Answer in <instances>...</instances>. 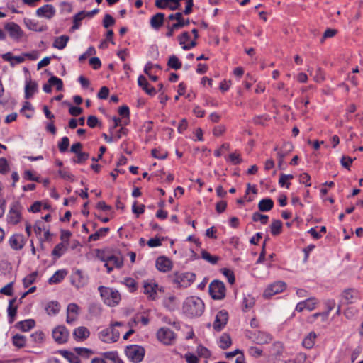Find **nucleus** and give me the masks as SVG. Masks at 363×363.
Listing matches in <instances>:
<instances>
[{
	"label": "nucleus",
	"instance_id": "f257e3e1",
	"mask_svg": "<svg viewBox=\"0 0 363 363\" xmlns=\"http://www.w3.org/2000/svg\"><path fill=\"white\" fill-rule=\"evenodd\" d=\"M204 308L203 301L196 296L186 298L183 303V312L191 318L201 316Z\"/></svg>",
	"mask_w": 363,
	"mask_h": 363
},
{
	"label": "nucleus",
	"instance_id": "f03ea898",
	"mask_svg": "<svg viewBox=\"0 0 363 363\" xmlns=\"http://www.w3.org/2000/svg\"><path fill=\"white\" fill-rule=\"evenodd\" d=\"M122 325H123L122 322L116 321L112 323L110 328L103 329L99 333V339L105 343H113L117 342L120 337V332L116 330L115 327Z\"/></svg>",
	"mask_w": 363,
	"mask_h": 363
},
{
	"label": "nucleus",
	"instance_id": "7ed1b4c3",
	"mask_svg": "<svg viewBox=\"0 0 363 363\" xmlns=\"http://www.w3.org/2000/svg\"><path fill=\"white\" fill-rule=\"evenodd\" d=\"M98 289L104 303L107 306H115L121 301V295L117 290L104 286H100Z\"/></svg>",
	"mask_w": 363,
	"mask_h": 363
},
{
	"label": "nucleus",
	"instance_id": "20e7f679",
	"mask_svg": "<svg viewBox=\"0 0 363 363\" xmlns=\"http://www.w3.org/2000/svg\"><path fill=\"white\" fill-rule=\"evenodd\" d=\"M97 257L104 262V267L108 273H110L114 267L119 269L123 265V259L120 255H101L100 251L98 250Z\"/></svg>",
	"mask_w": 363,
	"mask_h": 363
},
{
	"label": "nucleus",
	"instance_id": "39448f33",
	"mask_svg": "<svg viewBox=\"0 0 363 363\" xmlns=\"http://www.w3.org/2000/svg\"><path fill=\"white\" fill-rule=\"evenodd\" d=\"M145 352V349L137 345H130L125 348L127 357L134 363L140 362L144 358Z\"/></svg>",
	"mask_w": 363,
	"mask_h": 363
},
{
	"label": "nucleus",
	"instance_id": "423d86ee",
	"mask_svg": "<svg viewBox=\"0 0 363 363\" xmlns=\"http://www.w3.org/2000/svg\"><path fill=\"white\" fill-rule=\"evenodd\" d=\"M208 291L212 298L221 300L225 296V287L223 282L213 280L208 286Z\"/></svg>",
	"mask_w": 363,
	"mask_h": 363
},
{
	"label": "nucleus",
	"instance_id": "0eeeda50",
	"mask_svg": "<svg viewBox=\"0 0 363 363\" xmlns=\"http://www.w3.org/2000/svg\"><path fill=\"white\" fill-rule=\"evenodd\" d=\"M22 210L23 207L19 202L12 203L7 214V222L12 225L18 223L21 219Z\"/></svg>",
	"mask_w": 363,
	"mask_h": 363
},
{
	"label": "nucleus",
	"instance_id": "6e6552de",
	"mask_svg": "<svg viewBox=\"0 0 363 363\" xmlns=\"http://www.w3.org/2000/svg\"><path fill=\"white\" fill-rule=\"evenodd\" d=\"M169 20H177V22L174 23L171 27L168 28V31L166 33L167 37H172L174 35L175 30L182 28L189 24V20L184 21L182 18V13L177 12L176 13H172L169 16Z\"/></svg>",
	"mask_w": 363,
	"mask_h": 363
},
{
	"label": "nucleus",
	"instance_id": "1a4fd4ad",
	"mask_svg": "<svg viewBox=\"0 0 363 363\" xmlns=\"http://www.w3.org/2000/svg\"><path fill=\"white\" fill-rule=\"evenodd\" d=\"M69 332L64 325H58L52 330V337L58 344L67 342Z\"/></svg>",
	"mask_w": 363,
	"mask_h": 363
},
{
	"label": "nucleus",
	"instance_id": "9d476101",
	"mask_svg": "<svg viewBox=\"0 0 363 363\" xmlns=\"http://www.w3.org/2000/svg\"><path fill=\"white\" fill-rule=\"evenodd\" d=\"M158 340L164 345H171L176 338L175 333L167 328H162L157 333Z\"/></svg>",
	"mask_w": 363,
	"mask_h": 363
},
{
	"label": "nucleus",
	"instance_id": "9b49d317",
	"mask_svg": "<svg viewBox=\"0 0 363 363\" xmlns=\"http://www.w3.org/2000/svg\"><path fill=\"white\" fill-rule=\"evenodd\" d=\"M228 320V314L226 311L221 310L216 315L213 328L216 331H220L225 326Z\"/></svg>",
	"mask_w": 363,
	"mask_h": 363
},
{
	"label": "nucleus",
	"instance_id": "f8f14e48",
	"mask_svg": "<svg viewBox=\"0 0 363 363\" xmlns=\"http://www.w3.org/2000/svg\"><path fill=\"white\" fill-rule=\"evenodd\" d=\"M4 28L8 31L9 36L16 40H19L23 35V31L21 27L14 22L7 23Z\"/></svg>",
	"mask_w": 363,
	"mask_h": 363
},
{
	"label": "nucleus",
	"instance_id": "ddd939ff",
	"mask_svg": "<svg viewBox=\"0 0 363 363\" xmlns=\"http://www.w3.org/2000/svg\"><path fill=\"white\" fill-rule=\"evenodd\" d=\"M286 288V284L283 281H277L269 286L264 291V296L269 298L278 293L283 291Z\"/></svg>",
	"mask_w": 363,
	"mask_h": 363
},
{
	"label": "nucleus",
	"instance_id": "4468645a",
	"mask_svg": "<svg viewBox=\"0 0 363 363\" xmlns=\"http://www.w3.org/2000/svg\"><path fill=\"white\" fill-rule=\"evenodd\" d=\"M87 282V277L81 270L77 269L72 274V284L77 289L84 286Z\"/></svg>",
	"mask_w": 363,
	"mask_h": 363
},
{
	"label": "nucleus",
	"instance_id": "2eb2a0df",
	"mask_svg": "<svg viewBox=\"0 0 363 363\" xmlns=\"http://www.w3.org/2000/svg\"><path fill=\"white\" fill-rule=\"evenodd\" d=\"M359 298L357 291L348 289L342 293L341 304H352Z\"/></svg>",
	"mask_w": 363,
	"mask_h": 363
},
{
	"label": "nucleus",
	"instance_id": "dca6fc26",
	"mask_svg": "<svg viewBox=\"0 0 363 363\" xmlns=\"http://www.w3.org/2000/svg\"><path fill=\"white\" fill-rule=\"evenodd\" d=\"M56 13L55 8L51 4H45L36 10V15L40 18L51 19Z\"/></svg>",
	"mask_w": 363,
	"mask_h": 363
},
{
	"label": "nucleus",
	"instance_id": "f3484780",
	"mask_svg": "<svg viewBox=\"0 0 363 363\" xmlns=\"http://www.w3.org/2000/svg\"><path fill=\"white\" fill-rule=\"evenodd\" d=\"M318 301L315 298H309L303 301L299 302L296 306V311L298 312H302L306 309L308 311H313L315 308Z\"/></svg>",
	"mask_w": 363,
	"mask_h": 363
},
{
	"label": "nucleus",
	"instance_id": "a211bd4d",
	"mask_svg": "<svg viewBox=\"0 0 363 363\" xmlns=\"http://www.w3.org/2000/svg\"><path fill=\"white\" fill-rule=\"evenodd\" d=\"M79 314V306L74 303H69L67 308V318L66 322L71 324L74 322Z\"/></svg>",
	"mask_w": 363,
	"mask_h": 363
},
{
	"label": "nucleus",
	"instance_id": "6ab92c4d",
	"mask_svg": "<svg viewBox=\"0 0 363 363\" xmlns=\"http://www.w3.org/2000/svg\"><path fill=\"white\" fill-rule=\"evenodd\" d=\"M9 243L14 250H20L24 246L23 236L21 234H15L10 237Z\"/></svg>",
	"mask_w": 363,
	"mask_h": 363
},
{
	"label": "nucleus",
	"instance_id": "aec40b11",
	"mask_svg": "<svg viewBox=\"0 0 363 363\" xmlns=\"http://www.w3.org/2000/svg\"><path fill=\"white\" fill-rule=\"evenodd\" d=\"M157 269L162 272H167L171 270L172 263L171 260L165 257H160L156 260Z\"/></svg>",
	"mask_w": 363,
	"mask_h": 363
},
{
	"label": "nucleus",
	"instance_id": "412c9836",
	"mask_svg": "<svg viewBox=\"0 0 363 363\" xmlns=\"http://www.w3.org/2000/svg\"><path fill=\"white\" fill-rule=\"evenodd\" d=\"M89 335V330L84 326L78 327L73 331V337L77 341H84L86 340Z\"/></svg>",
	"mask_w": 363,
	"mask_h": 363
},
{
	"label": "nucleus",
	"instance_id": "4be33fe9",
	"mask_svg": "<svg viewBox=\"0 0 363 363\" xmlns=\"http://www.w3.org/2000/svg\"><path fill=\"white\" fill-rule=\"evenodd\" d=\"M138 84L148 95L154 96L156 94L155 89L150 85L144 76L140 75L138 77Z\"/></svg>",
	"mask_w": 363,
	"mask_h": 363
},
{
	"label": "nucleus",
	"instance_id": "5701e85b",
	"mask_svg": "<svg viewBox=\"0 0 363 363\" xmlns=\"http://www.w3.org/2000/svg\"><path fill=\"white\" fill-rule=\"evenodd\" d=\"M272 340V336L265 332L258 331L254 335L253 341L256 344L263 345L270 342Z\"/></svg>",
	"mask_w": 363,
	"mask_h": 363
},
{
	"label": "nucleus",
	"instance_id": "b1692460",
	"mask_svg": "<svg viewBox=\"0 0 363 363\" xmlns=\"http://www.w3.org/2000/svg\"><path fill=\"white\" fill-rule=\"evenodd\" d=\"M2 58L9 62L11 66L14 67L16 64H21L25 61L24 54L21 56H13L11 52H6L1 55Z\"/></svg>",
	"mask_w": 363,
	"mask_h": 363
},
{
	"label": "nucleus",
	"instance_id": "393cba45",
	"mask_svg": "<svg viewBox=\"0 0 363 363\" xmlns=\"http://www.w3.org/2000/svg\"><path fill=\"white\" fill-rule=\"evenodd\" d=\"M164 14L162 13H157L154 15L150 19V26L154 29H159L164 23Z\"/></svg>",
	"mask_w": 363,
	"mask_h": 363
},
{
	"label": "nucleus",
	"instance_id": "a878e982",
	"mask_svg": "<svg viewBox=\"0 0 363 363\" xmlns=\"http://www.w3.org/2000/svg\"><path fill=\"white\" fill-rule=\"evenodd\" d=\"M35 322L33 319H27L23 321L18 322L16 327L23 332H27L34 328Z\"/></svg>",
	"mask_w": 363,
	"mask_h": 363
},
{
	"label": "nucleus",
	"instance_id": "bb28decb",
	"mask_svg": "<svg viewBox=\"0 0 363 363\" xmlns=\"http://www.w3.org/2000/svg\"><path fill=\"white\" fill-rule=\"evenodd\" d=\"M143 286L144 294L147 295L151 299H155L157 295L156 288L157 285L154 283L145 282Z\"/></svg>",
	"mask_w": 363,
	"mask_h": 363
},
{
	"label": "nucleus",
	"instance_id": "cd10ccee",
	"mask_svg": "<svg viewBox=\"0 0 363 363\" xmlns=\"http://www.w3.org/2000/svg\"><path fill=\"white\" fill-rule=\"evenodd\" d=\"M60 306L58 302L55 301L48 302L45 307V310L49 315H56L60 311Z\"/></svg>",
	"mask_w": 363,
	"mask_h": 363
},
{
	"label": "nucleus",
	"instance_id": "c85d7f7f",
	"mask_svg": "<svg viewBox=\"0 0 363 363\" xmlns=\"http://www.w3.org/2000/svg\"><path fill=\"white\" fill-rule=\"evenodd\" d=\"M16 301V298H14L9 301V306L7 308L9 322L13 323L15 320V316L17 313V306H14V303Z\"/></svg>",
	"mask_w": 363,
	"mask_h": 363
},
{
	"label": "nucleus",
	"instance_id": "c756f323",
	"mask_svg": "<svg viewBox=\"0 0 363 363\" xmlns=\"http://www.w3.org/2000/svg\"><path fill=\"white\" fill-rule=\"evenodd\" d=\"M164 306L169 311H174L178 305L177 299L174 296H168L163 301Z\"/></svg>",
	"mask_w": 363,
	"mask_h": 363
},
{
	"label": "nucleus",
	"instance_id": "7c9ffc66",
	"mask_svg": "<svg viewBox=\"0 0 363 363\" xmlns=\"http://www.w3.org/2000/svg\"><path fill=\"white\" fill-rule=\"evenodd\" d=\"M69 40L67 35H61L55 39L52 46L58 50L64 49Z\"/></svg>",
	"mask_w": 363,
	"mask_h": 363
},
{
	"label": "nucleus",
	"instance_id": "2f4dec72",
	"mask_svg": "<svg viewBox=\"0 0 363 363\" xmlns=\"http://www.w3.org/2000/svg\"><path fill=\"white\" fill-rule=\"evenodd\" d=\"M316 337L317 335L315 334V333H309L302 342L303 346L307 349L312 348L315 345Z\"/></svg>",
	"mask_w": 363,
	"mask_h": 363
},
{
	"label": "nucleus",
	"instance_id": "473e14b6",
	"mask_svg": "<svg viewBox=\"0 0 363 363\" xmlns=\"http://www.w3.org/2000/svg\"><path fill=\"white\" fill-rule=\"evenodd\" d=\"M274 206V201L269 199H263L258 203V208L260 211H269Z\"/></svg>",
	"mask_w": 363,
	"mask_h": 363
},
{
	"label": "nucleus",
	"instance_id": "72a5a7b5",
	"mask_svg": "<svg viewBox=\"0 0 363 363\" xmlns=\"http://www.w3.org/2000/svg\"><path fill=\"white\" fill-rule=\"evenodd\" d=\"M67 272L64 269L57 270L55 274L49 279L48 282L50 284H57L62 281L65 277Z\"/></svg>",
	"mask_w": 363,
	"mask_h": 363
},
{
	"label": "nucleus",
	"instance_id": "f704fd0d",
	"mask_svg": "<svg viewBox=\"0 0 363 363\" xmlns=\"http://www.w3.org/2000/svg\"><path fill=\"white\" fill-rule=\"evenodd\" d=\"M24 23L26 27L31 30L43 32L47 29L46 26H40L37 22L30 19H25Z\"/></svg>",
	"mask_w": 363,
	"mask_h": 363
},
{
	"label": "nucleus",
	"instance_id": "c9c22d12",
	"mask_svg": "<svg viewBox=\"0 0 363 363\" xmlns=\"http://www.w3.org/2000/svg\"><path fill=\"white\" fill-rule=\"evenodd\" d=\"M38 85L34 82H29L26 84L25 87V97L30 99L37 90Z\"/></svg>",
	"mask_w": 363,
	"mask_h": 363
},
{
	"label": "nucleus",
	"instance_id": "e433bc0d",
	"mask_svg": "<svg viewBox=\"0 0 363 363\" xmlns=\"http://www.w3.org/2000/svg\"><path fill=\"white\" fill-rule=\"evenodd\" d=\"M86 16L85 11H80L77 13L73 18V26L72 30H77L79 28L81 21H82Z\"/></svg>",
	"mask_w": 363,
	"mask_h": 363
},
{
	"label": "nucleus",
	"instance_id": "4c0bfd02",
	"mask_svg": "<svg viewBox=\"0 0 363 363\" xmlns=\"http://www.w3.org/2000/svg\"><path fill=\"white\" fill-rule=\"evenodd\" d=\"M232 344L230 336L227 333H223L220 337L219 340V347L225 350L228 348Z\"/></svg>",
	"mask_w": 363,
	"mask_h": 363
},
{
	"label": "nucleus",
	"instance_id": "58836bf2",
	"mask_svg": "<svg viewBox=\"0 0 363 363\" xmlns=\"http://www.w3.org/2000/svg\"><path fill=\"white\" fill-rule=\"evenodd\" d=\"M282 229V223L279 220H274L270 225L271 233L273 235H277L280 234Z\"/></svg>",
	"mask_w": 363,
	"mask_h": 363
},
{
	"label": "nucleus",
	"instance_id": "ea45409f",
	"mask_svg": "<svg viewBox=\"0 0 363 363\" xmlns=\"http://www.w3.org/2000/svg\"><path fill=\"white\" fill-rule=\"evenodd\" d=\"M201 255L202 259L211 263V264H216L219 260V257L218 256L211 255L205 250L201 251Z\"/></svg>",
	"mask_w": 363,
	"mask_h": 363
},
{
	"label": "nucleus",
	"instance_id": "a19ab883",
	"mask_svg": "<svg viewBox=\"0 0 363 363\" xmlns=\"http://www.w3.org/2000/svg\"><path fill=\"white\" fill-rule=\"evenodd\" d=\"M108 231H109L108 228H101L99 230H97L96 233L91 234L89 237V240H90V241L98 240L101 237L105 236L106 233H107Z\"/></svg>",
	"mask_w": 363,
	"mask_h": 363
},
{
	"label": "nucleus",
	"instance_id": "79ce46f5",
	"mask_svg": "<svg viewBox=\"0 0 363 363\" xmlns=\"http://www.w3.org/2000/svg\"><path fill=\"white\" fill-rule=\"evenodd\" d=\"M74 351L77 355L84 358H89L94 354V352L91 349L86 347H75Z\"/></svg>",
	"mask_w": 363,
	"mask_h": 363
},
{
	"label": "nucleus",
	"instance_id": "37998d69",
	"mask_svg": "<svg viewBox=\"0 0 363 363\" xmlns=\"http://www.w3.org/2000/svg\"><path fill=\"white\" fill-rule=\"evenodd\" d=\"M13 344L21 348L26 345V337L22 335L16 334L13 337Z\"/></svg>",
	"mask_w": 363,
	"mask_h": 363
},
{
	"label": "nucleus",
	"instance_id": "c03bdc74",
	"mask_svg": "<svg viewBox=\"0 0 363 363\" xmlns=\"http://www.w3.org/2000/svg\"><path fill=\"white\" fill-rule=\"evenodd\" d=\"M37 272H33L30 274H28V276H26L23 279V286L25 288H27L30 285H31L32 284H33L36 279V277H37Z\"/></svg>",
	"mask_w": 363,
	"mask_h": 363
},
{
	"label": "nucleus",
	"instance_id": "a18cd8bd",
	"mask_svg": "<svg viewBox=\"0 0 363 363\" xmlns=\"http://www.w3.org/2000/svg\"><path fill=\"white\" fill-rule=\"evenodd\" d=\"M48 83H50L52 86H56V89L57 91H61L63 88L62 81L57 77H51L48 79Z\"/></svg>",
	"mask_w": 363,
	"mask_h": 363
},
{
	"label": "nucleus",
	"instance_id": "49530a36",
	"mask_svg": "<svg viewBox=\"0 0 363 363\" xmlns=\"http://www.w3.org/2000/svg\"><path fill=\"white\" fill-rule=\"evenodd\" d=\"M168 65L174 69H179L182 67V63L179 62L177 57L172 55L169 57Z\"/></svg>",
	"mask_w": 363,
	"mask_h": 363
},
{
	"label": "nucleus",
	"instance_id": "de8ad7c7",
	"mask_svg": "<svg viewBox=\"0 0 363 363\" xmlns=\"http://www.w3.org/2000/svg\"><path fill=\"white\" fill-rule=\"evenodd\" d=\"M196 352L201 357L208 358L211 356V352L201 345H198L196 347Z\"/></svg>",
	"mask_w": 363,
	"mask_h": 363
},
{
	"label": "nucleus",
	"instance_id": "09e8293b",
	"mask_svg": "<svg viewBox=\"0 0 363 363\" xmlns=\"http://www.w3.org/2000/svg\"><path fill=\"white\" fill-rule=\"evenodd\" d=\"M252 193L253 195L257 194V189L255 185H251L250 183H248L247 188L246 189V194L245 196V199L247 201H251L253 199V197L250 196V194Z\"/></svg>",
	"mask_w": 363,
	"mask_h": 363
},
{
	"label": "nucleus",
	"instance_id": "8fccbe9b",
	"mask_svg": "<svg viewBox=\"0 0 363 363\" xmlns=\"http://www.w3.org/2000/svg\"><path fill=\"white\" fill-rule=\"evenodd\" d=\"M244 310L247 311L252 308L255 304V299L251 296H245L242 301Z\"/></svg>",
	"mask_w": 363,
	"mask_h": 363
},
{
	"label": "nucleus",
	"instance_id": "3c124183",
	"mask_svg": "<svg viewBox=\"0 0 363 363\" xmlns=\"http://www.w3.org/2000/svg\"><path fill=\"white\" fill-rule=\"evenodd\" d=\"M252 218L255 222L260 221L262 224H266L267 223L269 217L267 215L255 212L252 214Z\"/></svg>",
	"mask_w": 363,
	"mask_h": 363
},
{
	"label": "nucleus",
	"instance_id": "603ef678",
	"mask_svg": "<svg viewBox=\"0 0 363 363\" xmlns=\"http://www.w3.org/2000/svg\"><path fill=\"white\" fill-rule=\"evenodd\" d=\"M177 279H180L181 281H185V279H186L187 281L186 283H185V285H188L191 282L194 281V280L195 279V274L193 273L187 272L182 274Z\"/></svg>",
	"mask_w": 363,
	"mask_h": 363
},
{
	"label": "nucleus",
	"instance_id": "864d4df0",
	"mask_svg": "<svg viewBox=\"0 0 363 363\" xmlns=\"http://www.w3.org/2000/svg\"><path fill=\"white\" fill-rule=\"evenodd\" d=\"M35 342L40 343L44 341L45 335L42 331H36L30 335Z\"/></svg>",
	"mask_w": 363,
	"mask_h": 363
},
{
	"label": "nucleus",
	"instance_id": "5fc2aeb1",
	"mask_svg": "<svg viewBox=\"0 0 363 363\" xmlns=\"http://www.w3.org/2000/svg\"><path fill=\"white\" fill-rule=\"evenodd\" d=\"M65 251V246L62 243L57 244L52 250V255L60 257Z\"/></svg>",
	"mask_w": 363,
	"mask_h": 363
},
{
	"label": "nucleus",
	"instance_id": "6e6d98bb",
	"mask_svg": "<svg viewBox=\"0 0 363 363\" xmlns=\"http://www.w3.org/2000/svg\"><path fill=\"white\" fill-rule=\"evenodd\" d=\"M69 145V140L67 137H63L61 140V142L58 144L59 150L61 152H65L67 150V148Z\"/></svg>",
	"mask_w": 363,
	"mask_h": 363
},
{
	"label": "nucleus",
	"instance_id": "4d7b16f0",
	"mask_svg": "<svg viewBox=\"0 0 363 363\" xmlns=\"http://www.w3.org/2000/svg\"><path fill=\"white\" fill-rule=\"evenodd\" d=\"M96 53L95 48L92 46L89 47L87 50L79 56V61L80 62H84L89 56L93 55Z\"/></svg>",
	"mask_w": 363,
	"mask_h": 363
},
{
	"label": "nucleus",
	"instance_id": "13d9d810",
	"mask_svg": "<svg viewBox=\"0 0 363 363\" xmlns=\"http://www.w3.org/2000/svg\"><path fill=\"white\" fill-rule=\"evenodd\" d=\"M358 313V310L353 307H348L344 312L345 317L348 319L352 318Z\"/></svg>",
	"mask_w": 363,
	"mask_h": 363
},
{
	"label": "nucleus",
	"instance_id": "bf43d9fd",
	"mask_svg": "<svg viewBox=\"0 0 363 363\" xmlns=\"http://www.w3.org/2000/svg\"><path fill=\"white\" fill-rule=\"evenodd\" d=\"M249 354L252 357L257 358L262 355V350L257 347L252 346L249 348Z\"/></svg>",
	"mask_w": 363,
	"mask_h": 363
},
{
	"label": "nucleus",
	"instance_id": "052dcab7",
	"mask_svg": "<svg viewBox=\"0 0 363 363\" xmlns=\"http://www.w3.org/2000/svg\"><path fill=\"white\" fill-rule=\"evenodd\" d=\"M13 282L7 284L0 289V293L6 296H11L13 294Z\"/></svg>",
	"mask_w": 363,
	"mask_h": 363
},
{
	"label": "nucleus",
	"instance_id": "680f3d73",
	"mask_svg": "<svg viewBox=\"0 0 363 363\" xmlns=\"http://www.w3.org/2000/svg\"><path fill=\"white\" fill-rule=\"evenodd\" d=\"M64 357H66L70 363H79L80 361L77 356L70 352H64Z\"/></svg>",
	"mask_w": 363,
	"mask_h": 363
},
{
	"label": "nucleus",
	"instance_id": "e2e57ef3",
	"mask_svg": "<svg viewBox=\"0 0 363 363\" xmlns=\"http://www.w3.org/2000/svg\"><path fill=\"white\" fill-rule=\"evenodd\" d=\"M115 23L114 18L110 14H106L104 18L103 25L104 28H107Z\"/></svg>",
	"mask_w": 363,
	"mask_h": 363
},
{
	"label": "nucleus",
	"instance_id": "0e129e2a",
	"mask_svg": "<svg viewBox=\"0 0 363 363\" xmlns=\"http://www.w3.org/2000/svg\"><path fill=\"white\" fill-rule=\"evenodd\" d=\"M9 169V167L7 160L4 157L0 158V173L6 174Z\"/></svg>",
	"mask_w": 363,
	"mask_h": 363
},
{
	"label": "nucleus",
	"instance_id": "69168bd1",
	"mask_svg": "<svg viewBox=\"0 0 363 363\" xmlns=\"http://www.w3.org/2000/svg\"><path fill=\"white\" fill-rule=\"evenodd\" d=\"M167 152L166 151H160L157 149L152 150V157L158 159H165L167 157Z\"/></svg>",
	"mask_w": 363,
	"mask_h": 363
},
{
	"label": "nucleus",
	"instance_id": "338daca9",
	"mask_svg": "<svg viewBox=\"0 0 363 363\" xmlns=\"http://www.w3.org/2000/svg\"><path fill=\"white\" fill-rule=\"evenodd\" d=\"M222 272L223 275L228 279L230 284H233L235 282V276L233 271L225 268Z\"/></svg>",
	"mask_w": 363,
	"mask_h": 363
},
{
	"label": "nucleus",
	"instance_id": "774afa93",
	"mask_svg": "<svg viewBox=\"0 0 363 363\" xmlns=\"http://www.w3.org/2000/svg\"><path fill=\"white\" fill-rule=\"evenodd\" d=\"M306 358V354L305 353L301 352L296 356L294 359L291 360V363H305Z\"/></svg>",
	"mask_w": 363,
	"mask_h": 363
}]
</instances>
